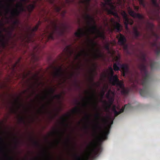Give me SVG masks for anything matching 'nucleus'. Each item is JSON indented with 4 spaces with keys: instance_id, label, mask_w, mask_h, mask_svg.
<instances>
[{
    "instance_id": "obj_17",
    "label": "nucleus",
    "mask_w": 160,
    "mask_h": 160,
    "mask_svg": "<svg viewBox=\"0 0 160 160\" xmlns=\"http://www.w3.org/2000/svg\"><path fill=\"white\" fill-rule=\"evenodd\" d=\"M110 22L114 24L115 28L116 29L118 32H120L122 30L121 28V25L120 24L118 23V22H116L114 18H111Z\"/></svg>"
},
{
    "instance_id": "obj_2",
    "label": "nucleus",
    "mask_w": 160,
    "mask_h": 160,
    "mask_svg": "<svg viewBox=\"0 0 160 160\" xmlns=\"http://www.w3.org/2000/svg\"><path fill=\"white\" fill-rule=\"evenodd\" d=\"M146 54L144 53H141L140 56L141 63L138 65V67L141 72L142 78L141 80L138 81V83L142 85L143 88L141 89L139 93L142 96H148L150 93L148 83L149 76L147 69V66L146 65L147 62L146 59Z\"/></svg>"
},
{
    "instance_id": "obj_55",
    "label": "nucleus",
    "mask_w": 160,
    "mask_h": 160,
    "mask_svg": "<svg viewBox=\"0 0 160 160\" xmlns=\"http://www.w3.org/2000/svg\"><path fill=\"white\" fill-rule=\"evenodd\" d=\"M106 96L107 98H110V93H109V92H108V93H106Z\"/></svg>"
},
{
    "instance_id": "obj_3",
    "label": "nucleus",
    "mask_w": 160,
    "mask_h": 160,
    "mask_svg": "<svg viewBox=\"0 0 160 160\" xmlns=\"http://www.w3.org/2000/svg\"><path fill=\"white\" fill-rule=\"evenodd\" d=\"M152 3L155 8L154 9L153 12V16L152 17H151V19H152L159 20L160 21V16L159 14L160 13V6L159 4L158 3L157 0H151ZM153 35L156 37V39L154 42L151 43L152 47H155V52L157 55H159L160 54V43L158 44L157 40L160 37L159 35L156 33L152 32Z\"/></svg>"
},
{
    "instance_id": "obj_26",
    "label": "nucleus",
    "mask_w": 160,
    "mask_h": 160,
    "mask_svg": "<svg viewBox=\"0 0 160 160\" xmlns=\"http://www.w3.org/2000/svg\"><path fill=\"white\" fill-rule=\"evenodd\" d=\"M35 7V4H30L27 7L28 11L29 12H31Z\"/></svg>"
},
{
    "instance_id": "obj_27",
    "label": "nucleus",
    "mask_w": 160,
    "mask_h": 160,
    "mask_svg": "<svg viewBox=\"0 0 160 160\" xmlns=\"http://www.w3.org/2000/svg\"><path fill=\"white\" fill-rule=\"evenodd\" d=\"M93 66L94 67V68L92 70V71L91 72V80L92 81V82H93V80L94 78V72H96L97 66L95 65V64H93Z\"/></svg>"
},
{
    "instance_id": "obj_37",
    "label": "nucleus",
    "mask_w": 160,
    "mask_h": 160,
    "mask_svg": "<svg viewBox=\"0 0 160 160\" xmlns=\"http://www.w3.org/2000/svg\"><path fill=\"white\" fill-rule=\"evenodd\" d=\"M156 64V62H152V61H151V60H150V67H151V69H153V68H154L155 67Z\"/></svg>"
},
{
    "instance_id": "obj_51",
    "label": "nucleus",
    "mask_w": 160,
    "mask_h": 160,
    "mask_svg": "<svg viewBox=\"0 0 160 160\" xmlns=\"http://www.w3.org/2000/svg\"><path fill=\"white\" fill-rule=\"evenodd\" d=\"M123 46L124 49L125 50H127V49L128 48V46L126 44V42L125 43L124 45H123Z\"/></svg>"
},
{
    "instance_id": "obj_19",
    "label": "nucleus",
    "mask_w": 160,
    "mask_h": 160,
    "mask_svg": "<svg viewBox=\"0 0 160 160\" xmlns=\"http://www.w3.org/2000/svg\"><path fill=\"white\" fill-rule=\"evenodd\" d=\"M65 117H66L67 118H70V117H71V115H70V114H66L64 116H63V117H62L61 118L62 123H63V124H65L67 127H68V123H66L68 120L67 119L65 118Z\"/></svg>"
},
{
    "instance_id": "obj_23",
    "label": "nucleus",
    "mask_w": 160,
    "mask_h": 160,
    "mask_svg": "<svg viewBox=\"0 0 160 160\" xmlns=\"http://www.w3.org/2000/svg\"><path fill=\"white\" fill-rule=\"evenodd\" d=\"M17 6L20 9V13H21L22 12H23V11H25L22 2H20L19 3H18L17 4Z\"/></svg>"
},
{
    "instance_id": "obj_50",
    "label": "nucleus",
    "mask_w": 160,
    "mask_h": 160,
    "mask_svg": "<svg viewBox=\"0 0 160 160\" xmlns=\"http://www.w3.org/2000/svg\"><path fill=\"white\" fill-rule=\"evenodd\" d=\"M105 48L106 50H109L110 49L109 45H108V44L107 45H105Z\"/></svg>"
},
{
    "instance_id": "obj_33",
    "label": "nucleus",
    "mask_w": 160,
    "mask_h": 160,
    "mask_svg": "<svg viewBox=\"0 0 160 160\" xmlns=\"http://www.w3.org/2000/svg\"><path fill=\"white\" fill-rule=\"evenodd\" d=\"M139 4L142 6L143 8L146 7V3L145 0H138Z\"/></svg>"
},
{
    "instance_id": "obj_4",
    "label": "nucleus",
    "mask_w": 160,
    "mask_h": 160,
    "mask_svg": "<svg viewBox=\"0 0 160 160\" xmlns=\"http://www.w3.org/2000/svg\"><path fill=\"white\" fill-rule=\"evenodd\" d=\"M95 117L97 120V123L95 126L96 131L97 129H99L101 134V136L98 137V138L100 141H103L107 139L108 134L110 133L109 128H106L105 131H103L102 127L100 124V120H101L102 121H105L106 120L104 118L102 117L101 113L97 112L95 115Z\"/></svg>"
},
{
    "instance_id": "obj_10",
    "label": "nucleus",
    "mask_w": 160,
    "mask_h": 160,
    "mask_svg": "<svg viewBox=\"0 0 160 160\" xmlns=\"http://www.w3.org/2000/svg\"><path fill=\"white\" fill-rule=\"evenodd\" d=\"M92 146H94V148H92V150L95 155H97L100 152H101L102 149L101 145L99 144L98 145H96L94 142H92L91 143Z\"/></svg>"
},
{
    "instance_id": "obj_32",
    "label": "nucleus",
    "mask_w": 160,
    "mask_h": 160,
    "mask_svg": "<svg viewBox=\"0 0 160 160\" xmlns=\"http://www.w3.org/2000/svg\"><path fill=\"white\" fill-rule=\"evenodd\" d=\"M119 62H118V64L117 63H114L113 64V69L116 71H119L120 70V68L119 66H118V65H120Z\"/></svg>"
},
{
    "instance_id": "obj_20",
    "label": "nucleus",
    "mask_w": 160,
    "mask_h": 160,
    "mask_svg": "<svg viewBox=\"0 0 160 160\" xmlns=\"http://www.w3.org/2000/svg\"><path fill=\"white\" fill-rule=\"evenodd\" d=\"M55 89L53 88H50L49 90L48 91H47L46 93L44 96L42 97V99L44 100V99H45V98H47L49 94H50L51 95H52V94L54 93V92H55Z\"/></svg>"
},
{
    "instance_id": "obj_6",
    "label": "nucleus",
    "mask_w": 160,
    "mask_h": 160,
    "mask_svg": "<svg viewBox=\"0 0 160 160\" xmlns=\"http://www.w3.org/2000/svg\"><path fill=\"white\" fill-rule=\"evenodd\" d=\"M107 72L109 78L112 82V84L113 85H116L122 88L123 86V83L122 81H120L117 74L114 75V72L111 66L108 67Z\"/></svg>"
},
{
    "instance_id": "obj_48",
    "label": "nucleus",
    "mask_w": 160,
    "mask_h": 160,
    "mask_svg": "<svg viewBox=\"0 0 160 160\" xmlns=\"http://www.w3.org/2000/svg\"><path fill=\"white\" fill-rule=\"evenodd\" d=\"M94 56L96 58H98L100 56V54H98L97 53H94Z\"/></svg>"
},
{
    "instance_id": "obj_61",
    "label": "nucleus",
    "mask_w": 160,
    "mask_h": 160,
    "mask_svg": "<svg viewBox=\"0 0 160 160\" xmlns=\"http://www.w3.org/2000/svg\"><path fill=\"white\" fill-rule=\"evenodd\" d=\"M45 107H46L45 105H42V108H45Z\"/></svg>"
},
{
    "instance_id": "obj_54",
    "label": "nucleus",
    "mask_w": 160,
    "mask_h": 160,
    "mask_svg": "<svg viewBox=\"0 0 160 160\" xmlns=\"http://www.w3.org/2000/svg\"><path fill=\"white\" fill-rule=\"evenodd\" d=\"M114 101V99L113 98H111L109 99V101L110 102H111V104H112V102H113Z\"/></svg>"
},
{
    "instance_id": "obj_1",
    "label": "nucleus",
    "mask_w": 160,
    "mask_h": 160,
    "mask_svg": "<svg viewBox=\"0 0 160 160\" xmlns=\"http://www.w3.org/2000/svg\"><path fill=\"white\" fill-rule=\"evenodd\" d=\"M85 18L87 20V23L89 26V28H88L86 31H84L83 29L82 28H79L78 31L75 32L74 33L75 36L79 38H80L83 36L85 35L87 37V42L88 45H91L92 50L96 51V52H99V50L95 49V46L97 45V43L93 39H90L89 37V32L97 33V37H100L102 40H104L105 38V35L103 33L101 32L97 28L95 24L94 18L92 16H91L88 14H87L85 16Z\"/></svg>"
},
{
    "instance_id": "obj_38",
    "label": "nucleus",
    "mask_w": 160,
    "mask_h": 160,
    "mask_svg": "<svg viewBox=\"0 0 160 160\" xmlns=\"http://www.w3.org/2000/svg\"><path fill=\"white\" fill-rule=\"evenodd\" d=\"M61 94H58V95H55L54 96H53L52 98V100H53V99L54 98H56L57 99H60V98L61 97Z\"/></svg>"
},
{
    "instance_id": "obj_30",
    "label": "nucleus",
    "mask_w": 160,
    "mask_h": 160,
    "mask_svg": "<svg viewBox=\"0 0 160 160\" xmlns=\"http://www.w3.org/2000/svg\"><path fill=\"white\" fill-rule=\"evenodd\" d=\"M105 2H102L101 3V5L102 7V8L104 9L105 11H107V12L108 13V11L107 10V9H108V8L106 7V5H108L107 1L106 0H104Z\"/></svg>"
},
{
    "instance_id": "obj_45",
    "label": "nucleus",
    "mask_w": 160,
    "mask_h": 160,
    "mask_svg": "<svg viewBox=\"0 0 160 160\" xmlns=\"http://www.w3.org/2000/svg\"><path fill=\"white\" fill-rule=\"evenodd\" d=\"M20 59H19V60L18 61V62H16L15 63V64H14L13 65V69H14V68H15V67H17V65H18V62H19L20 61Z\"/></svg>"
},
{
    "instance_id": "obj_8",
    "label": "nucleus",
    "mask_w": 160,
    "mask_h": 160,
    "mask_svg": "<svg viewBox=\"0 0 160 160\" xmlns=\"http://www.w3.org/2000/svg\"><path fill=\"white\" fill-rule=\"evenodd\" d=\"M131 108V105L130 104V103H128L127 105H125L124 107H122L121 109H120V111L118 112L117 111L116 109L115 106H114L112 108V111H113L114 113V114L115 116V117L116 116H117V115L121 113V112H123L125 109L127 110H130Z\"/></svg>"
},
{
    "instance_id": "obj_52",
    "label": "nucleus",
    "mask_w": 160,
    "mask_h": 160,
    "mask_svg": "<svg viewBox=\"0 0 160 160\" xmlns=\"http://www.w3.org/2000/svg\"><path fill=\"white\" fill-rule=\"evenodd\" d=\"M4 6L3 4L2 3V2L1 1H0V7L1 8H4Z\"/></svg>"
},
{
    "instance_id": "obj_49",
    "label": "nucleus",
    "mask_w": 160,
    "mask_h": 160,
    "mask_svg": "<svg viewBox=\"0 0 160 160\" xmlns=\"http://www.w3.org/2000/svg\"><path fill=\"white\" fill-rule=\"evenodd\" d=\"M15 103L16 104H18V108H19L21 106H22V105H21V104H20V103H19L18 101H16Z\"/></svg>"
},
{
    "instance_id": "obj_36",
    "label": "nucleus",
    "mask_w": 160,
    "mask_h": 160,
    "mask_svg": "<svg viewBox=\"0 0 160 160\" xmlns=\"http://www.w3.org/2000/svg\"><path fill=\"white\" fill-rule=\"evenodd\" d=\"M90 88L91 89L92 92L91 93V96L89 98L90 100H92L93 98H94V91L92 87H90Z\"/></svg>"
},
{
    "instance_id": "obj_64",
    "label": "nucleus",
    "mask_w": 160,
    "mask_h": 160,
    "mask_svg": "<svg viewBox=\"0 0 160 160\" xmlns=\"http://www.w3.org/2000/svg\"><path fill=\"white\" fill-rule=\"evenodd\" d=\"M48 159H51V157H48Z\"/></svg>"
},
{
    "instance_id": "obj_21",
    "label": "nucleus",
    "mask_w": 160,
    "mask_h": 160,
    "mask_svg": "<svg viewBox=\"0 0 160 160\" xmlns=\"http://www.w3.org/2000/svg\"><path fill=\"white\" fill-rule=\"evenodd\" d=\"M82 54H84L85 56H88V55H89V54L87 52H86V50H82L81 53H79L77 55H75V58L76 59H79L80 56L82 55Z\"/></svg>"
},
{
    "instance_id": "obj_47",
    "label": "nucleus",
    "mask_w": 160,
    "mask_h": 160,
    "mask_svg": "<svg viewBox=\"0 0 160 160\" xmlns=\"http://www.w3.org/2000/svg\"><path fill=\"white\" fill-rule=\"evenodd\" d=\"M19 121L20 122H25L24 118L22 117V116H20L19 118Z\"/></svg>"
},
{
    "instance_id": "obj_35",
    "label": "nucleus",
    "mask_w": 160,
    "mask_h": 160,
    "mask_svg": "<svg viewBox=\"0 0 160 160\" xmlns=\"http://www.w3.org/2000/svg\"><path fill=\"white\" fill-rule=\"evenodd\" d=\"M9 1L10 2V4H8V7L6 9V12H8V11H10V7L11 6L12 3H13V2L14 1V0H9Z\"/></svg>"
},
{
    "instance_id": "obj_60",
    "label": "nucleus",
    "mask_w": 160,
    "mask_h": 160,
    "mask_svg": "<svg viewBox=\"0 0 160 160\" xmlns=\"http://www.w3.org/2000/svg\"><path fill=\"white\" fill-rule=\"evenodd\" d=\"M19 142V141H18L17 140V141H15V143L16 144H17H17H18Z\"/></svg>"
},
{
    "instance_id": "obj_59",
    "label": "nucleus",
    "mask_w": 160,
    "mask_h": 160,
    "mask_svg": "<svg viewBox=\"0 0 160 160\" xmlns=\"http://www.w3.org/2000/svg\"><path fill=\"white\" fill-rule=\"evenodd\" d=\"M8 159L9 160H14L12 158H11V157H9Z\"/></svg>"
},
{
    "instance_id": "obj_5",
    "label": "nucleus",
    "mask_w": 160,
    "mask_h": 160,
    "mask_svg": "<svg viewBox=\"0 0 160 160\" xmlns=\"http://www.w3.org/2000/svg\"><path fill=\"white\" fill-rule=\"evenodd\" d=\"M47 32L48 38L53 40L54 34L57 36H62L64 32V30L62 28L58 26L56 23H53L50 31H47Z\"/></svg>"
},
{
    "instance_id": "obj_16",
    "label": "nucleus",
    "mask_w": 160,
    "mask_h": 160,
    "mask_svg": "<svg viewBox=\"0 0 160 160\" xmlns=\"http://www.w3.org/2000/svg\"><path fill=\"white\" fill-rule=\"evenodd\" d=\"M120 67L122 72L123 75L124 76L126 73L128 72V66L127 64H122L120 65Z\"/></svg>"
},
{
    "instance_id": "obj_31",
    "label": "nucleus",
    "mask_w": 160,
    "mask_h": 160,
    "mask_svg": "<svg viewBox=\"0 0 160 160\" xmlns=\"http://www.w3.org/2000/svg\"><path fill=\"white\" fill-rule=\"evenodd\" d=\"M107 11H108V14H111V15H113L118 17V15L116 12H115L114 11L111 10H109V9H107Z\"/></svg>"
},
{
    "instance_id": "obj_29",
    "label": "nucleus",
    "mask_w": 160,
    "mask_h": 160,
    "mask_svg": "<svg viewBox=\"0 0 160 160\" xmlns=\"http://www.w3.org/2000/svg\"><path fill=\"white\" fill-rule=\"evenodd\" d=\"M129 89H125L123 88L122 89L121 91V93L125 96H127L128 95V94L129 93Z\"/></svg>"
},
{
    "instance_id": "obj_57",
    "label": "nucleus",
    "mask_w": 160,
    "mask_h": 160,
    "mask_svg": "<svg viewBox=\"0 0 160 160\" xmlns=\"http://www.w3.org/2000/svg\"><path fill=\"white\" fill-rule=\"evenodd\" d=\"M2 148L1 147H0V160H1V150H2Z\"/></svg>"
},
{
    "instance_id": "obj_9",
    "label": "nucleus",
    "mask_w": 160,
    "mask_h": 160,
    "mask_svg": "<svg viewBox=\"0 0 160 160\" xmlns=\"http://www.w3.org/2000/svg\"><path fill=\"white\" fill-rule=\"evenodd\" d=\"M128 12L130 15L133 18H138L139 19H142L144 18L142 15L140 13H136L130 7L128 8Z\"/></svg>"
},
{
    "instance_id": "obj_46",
    "label": "nucleus",
    "mask_w": 160,
    "mask_h": 160,
    "mask_svg": "<svg viewBox=\"0 0 160 160\" xmlns=\"http://www.w3.org/2000/svg\"><path fill=\"white\" fill-rule=\"evenodd\" d=\"M19 23V21L18 20V19H16L15 21H14L13 22V24H15V25H18Z\"/></svg>"
},
{
    "instance_id": "obj_53",
    "label": "nucleus",
    "mask_w": 160,
    "mask_h": 160,
    "mask_svg": "<svg viewBox=\"0 0 160 160\" xmlns=\"http://www.w3.org/2000/svg\"><path fill=\"white\" fill-rule=\"evenodd\" d=\"M33 57L34 59L35 60H38V58L36 56V55H34V54H33Z\"/></svg>"
},
{
    "instance_id": "obj_15",
    "label": "nucleus",
    "mask_w": 160,
    "mask_h": 160,
    "mask_svg": "<svg viewBox=\"0 0 160 160\" xmlns=\"http://www.w3.org/2000/svg\"><path fill=\"white\" fill-rule=\"evenodd\" d=\"M132 33L135 38L138 39L139 36L142 35V33L139 32L137 27H134L132 28Z\"/></svg>"
},
{
    "instance_id": "obj_28",
    "label": "nucleus",
    "mask_w": 160,
    "mask_h": 160,
    "mask_svg": "<svg viewBox=\"0 0 160 160\" xmlns=\"http://www.w3.org/2000/svg\"><path fill=\"white\" fill-rule=\"evenodd\" d=\"M146 27L148 29H149L151 31H153L154 27V25L152 23L147 22Z\"/></svg>"
},
{
    "instance_id": "obj_41",
    "label": "nucleus",
    "mask_w": 160,
    "mask_h": 160,
    "mask_svg": "<svg viewBox=\"0 0 160 160\" xmlns=\"http://www.w3.org/2000/svg\"><path fill=\"white\" fill-rule=\"evenodd\" d=\"M133 7L134 8V10L136 11V12H138L140 8V7L139 6H136L134 4H133Z\"/></svg>"
},
{
    "instance_id": "obj_62",
    "label": "nucleus",
    "mask_w": 160,
    "mask_h": 160,
    "mask_svg": "<svg viewBox=\"0 0 160 160\" xmlns=\"http://www.w3.org/2000/svg\"><path fill=\"white\" fill-rule=\"evenodd\" d=\"M85 128L86 129H87H87H88V127H87V126H85Z\"/></svg>"
},
{
    "instance_id": "obj_12",
    "label": "nucleus",
    "mask_w": 160,
    "mask_h": 160,
    "mask_svg": "<svg viewBox=\"0 0 160 160\" xmlns=\"http://www.w3.org/2000/svg\"><path fill=\"white\" fill-rule=\"evenodd\" d=\"M124 23L125 25V27L127 30L128 29V24H130L131 25L133 24V21L132 19H129L127 15H124L123 16Z\"/></svg>"
},
{
    "instance_id": "obj_22",
    "label": "nucleus",
    "mask_w": 160,
    "mask_h": 160,
    "mask_svg": "<svg viewBox=\"0 0 160 160\" xmlns=\"http://www.w3.org/2000/svg\"><path fill=\"white\" fill-rule=\"evenodd\" d=\"M2 31H0V44L5 47V37L3 35H2Z\"/></svg>"
},
{
    "instance_id": "obj_42",
    "label": "nucleus",
    "mask_w": 160,
    "mask_h": 160,
    "mask_svg": "<svg viewBox=\"0 0 160 160\" xmlns=\"http://www.w3.org/2000/svg\"><path fill=\"white\" fill-rule=\"evenodd\" d=\"M10 111L12 113H16L17 112V110H16L14 108H11Z\"/></svg>"
},
{
    "instance_id": "obj_18",
    "label": "nucleus",
    "mask_w": 160,
    "mask_h": 160,
    "mask_svg": "<svg viewBox=\"0 0 160 160\" xmlns=\"http://www.w3.org/2000/svg\"><path fill=\"white\" fill-rule=\"evenodd\" d=\"M41 23V22L40 21H38V23L36 24L35 26L32 28V29L31 31V33L30 34V36H34V35H35V33H34V32L37 31V30L38 29L39 26Z\"/></svg>"
},
{
    "instance_id": "obj_14",
    "label": "nucleus",
    "mask_w": 160,
    "mask_h": 160,
    "mask_svg": "<svg viewBox=\"0 0 160 160\" xmlns=\"http://www.w3.org/2000/svg\"><path fill=\"white\" fill-rule=\"evenodd\" d=\"M17 4L16 5V8L13 9L11 12V18L12 19V18H15L17 17V16H18L20 14V9L17 7Z\"/></svg>"
},
{
    "instance_id": "obj_24",
    "label": "nucleus",
    "mask_w": 160,
    "mask_h": 160,
    "mask_svg": "<svg viewBox=\"0 0 160 160\" xmlns=\"http://www.w3.org/2000/svg\"><path fill=\"white\" fill-rule=\"evenodd\" d=\"M112 0H106L108 5L110 6V9L113 11L114 9H115L116 7L115 6H114V4H113L112 2ZM108 9H110L109 8H108Z\"/></svg>"
},
{
    "instance_id": "obj_56",
    "label": "nucleus",
    "mask_w": 160,
    "mask_h": 160,
    "mask_svg": "<svg viewBox=\"0 0 160 160\" xmlns=\"http://www.w3.org/2000/svg\"><path fill=\"white\" fill-rule=\"evenodd\" d=\"M76 103L77 104H78V105H80L81 104V103L80 102H79L78 101H76Z\"/></svg>"
},
{
    "instance_id": "obj_7",
    "label": "nucleus",
    "mask_w": 160,
    "mask_h": 160,
    "mask_svg": "<svg viewBox=\"0 0 160 160\" xmlns=\"http://www.w3.org/2000/svg\"><path fill=\"white\" fill-rule=\"evenodd\" d=\"M73 53V51L72 50L71 46H67L64 49L61 55L60 56V58L62 59L64 57H70Z\"/></svg>"
},
{
    "instance_id": "obj_40",
    "label": "nucleus",
    "mask_w": 160,
    "mask_h": 160,
    "mask_svg": "<svg viewBox=\"0 0 160 160\" xmlns=\"http://www.w3.org/2000/svg\"><path fill=\"white\" fill-rule=\"evenodd\" d=\"M81 2L86 5H89L90 3L89 0H83Z\"/></svg>"
},
{
    "instance_id": "obj_58",
    "label": "nucleus",
    "mask_w": 160,
    "mask_h": 160,
    "mask_svg": "<svg viewBox=\"0 0 160 160\" xmlns=\"http://www.w3.org/2000/svg\"><path fill=\"white\" fill-rule=\"evenodd\" d=\"M22 1V2H27V1H28V0H21Z\"/></svg>"
},
{
    "instance_id": "obj_63",
    "label": "nucleus",
    "mask_w": 160,
    "mask_h": 160,
    "mask_svg": "<svg viewBox=\"0 0 160 160\" xmlns=\"http://www.w3.org/2000/svg\"><path fill=\"white\" fill-rule=\"evenodd\" d=\"M86 116H87V118H88V119H89V116H88V115H87Z\"/></svg>"
},
{
    "instance_id": "obj_11",
    "label": "nucleus",
    "mask_w": 160,
    "mask_h": 160,
    "mask_svg": "<svg viewBox=\"0 0 160 160\" xmlns=\"http://www.w3.org/2000/svg\"><path fill=\"white\" fill-rule=\"evenodd\" d=\"M117 37L118 38V43L119 44L122 45L125 44V42L127 41V40L123 35L120 33L118 35H117Z\"/></svg>"
},
{
    "instance_id": "obj_13",
    "label": "nucleus",
    "mask_w": 160,
    "mask_h": 160,
    "mask_svg": "<svg viewBox=\"0 0 160 160\" xmlns=\"http://www.w3.org/2000/svg\"><path fill=\"white\" fill-rule=\"evenodd\" d=\"M64 72L63 71L62 68L60 67L58 68H56V70L53 73L54 77L57 78H60L61 76L64 75Z\"/></svg>"
},
{
    "instance_id": "obj_44",
    "label": "nucleus",
    "mask_w": 160,
    "mask_h": 160,
    "mask_svg": "<svg viewBox=\"0 0 160 160\" xmlns=\"http://www.w3.org/2000/svg\"><path fill=\"white\" fill-rule=\"evenodd\" d=\"M33 144L34 145L36 146H39L40 145L38 142V141H33Z\"/></svg>"
},
{
    "instance_id": "obj_39",
    "label": "nucleus",
    "mask_w": 160,
    "mask_h": 160,
    "mask_svg": "<svg viewBox=\"0 0 160 160\" xmlns=\"http://www.w3.org/2000/svg\"><path fill=\"white\" fill-rule=\"evenodd\" d=\"M55 9L57 12H59L61 11L62 9V7L60 6H55Z\"/></svg>"
},
{
    "instance_id": "obj_43",
    "label": "nucleus",
    "mask_w": 160,
    "mask_h": 160,
    "mask_svg": "<svg viewBox=\"0 0 160 160\" xmlns=\"http://www.w3.org/2000/svg\"><path fill=\"white\" fill-rule=\"evenodd\" d=\"M76 156L77 159L78 160H85L84 158H82L80 156H79V155H76Z\"/></svg>"
},
{
    "instance_id": "obj_25",
    "label": "nucleus",
    "mask_w": 160,
    "mask_h": 160,
    "mask_svg": "<svg viewBox=\"0 0 160 160\" xmlns=\"http://www.w3.org/2000/svg\"><path fill=\"white\" fill-rule=\"evenodd\" d=\"M15 28V27H12L11 28V30H8L6 28H4L3 30L6 32L9 37H11L12 34V31Z\"/></svg>"
},
{
    "instance_id": "obj_34",
    "label": "nucleus",
    "mask_w": 160,
    "mask_h": 160,
    "mask_svg": "<svg viewBox=\"0 0 160 160\" xmlns=\"http://www.w3.org/2000/svg\"><path fill=\"white\" fill-rule=\"evenodd\" d=\"M80 108H78V107H77V106L72 110V113L74 114V113H77V112H80Z\"/></svg>"
}]
</instances>
